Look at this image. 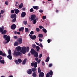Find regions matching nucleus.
I'll list each match as a JSON object with an SVG mask.
<instances>
[{
  "label": "nucleus",
  "instance_id": "obj_1",
  "mask_svg": "<svg viewBox=\"0 0 77 77\" xmlns=\"http://www.w3.org/2000/svg\"><path fill=\"white\" fill-rule=\"evenodd\" d=\"M26 47H21L20 46H17L16 48V50L17 51H19L21 50V52H22V54H25L26 52V51H28L29 49V47H27V48H26Z\"/></svg>",
  "mask_w": 77,
  "mask_h": 77
},
{
  "label": "nucleus",
  "instance_id": "obj_2",
  "mask_svg": "<svg viewBox=\"0 0 77 77\" xmlns=\"http://www.w3.org/2000/svg\"><path fill=\"white\" fill-rule=\"evenodd\" d=\"M31 53L34 55V57H38V53L36 52L33 48L31 49Z\"/></svg>",
  "mask_w": 77,
  "mask_h": 77
},
{
  "label": "nucleus",
  "instance_id": "obj_3",
  "mask_svg": "<svg viewBox=\"0 0 77 77\" xmlns=\"http://www.w3.org/2000/svg\"><path fill=\"white\" fill-rule=\"evenodd\" d=\"M35 14L31 15V20L32 21L33 24H35L36 23V20H38V18H37L36 19H35Z\"/></svg>",
  "mask_w": 77,
  "mask_h": 77
},
{
  "label": "nucleus",
  "instance_id": "obj_4",
  "mask_svg": "<svg viewBox=\"0 0 77 77\" xmlns=\"http://www.w3.org/2000/svg\"><path fill=\"white\" fill-rule=\"evenodd\" d=\"M4 30V26H2L1 27H0V32H2V34H6L7 33V31Z\"/></svg>",
  "mask_w": 77,
  "mask_h": 77
},
{
  "label": "nucleus",
  "instance_id": "obj_5",
  "mask_svg": "<svg viewBox=\"0 0 77 77\" xmlns=\"http://www.w3.org/2000/svg\"><path fill=\"white\" fill-rule=\"evenodd\" d=\"M3 38L5 39V40L7 41V42H9L10 41V37L9 35L7 36L6 35H3Z\"/></svg>",
  "mask_w": 77,
  "mask_h": 77
},
{
  "label": "nucleus",
  "instance_id": "obj_6",
  "mask_svg": "<svg viewBox=\"0 0 77 77\" xmlns=\"http://www.w3.org/2000/svg\"><path fill=\"white\" fill-rule=\"evenodd\" d=\"M8 52L9 55H8V56H7V57H8L9 59L11 60H12V57L11 56V49H9V50H8Z\"/></svg>",
  "mask_w": 77,
  "mask_h": 77
},
{
  "label": "nucleus",
  "instance_id": "obj_7",
  "mask_svg": "<svg viewBox=\"0 0 77 77\" xmlns=\"http://www.w3.org/2000/svg\"><path fill=\"white\" fill-rule=\"evenodd\" d=\"M20 54L21 53L19 51H17L16 52H14V54H13V55H14L16 57L19 56Z\"/></svg>",
  "mask_w": 77,
  "mask_h": 77
},
{
  "label": "nucleus",
  "instance_id": "obj_8",
  "mask_svg": "<svg viewBox=\"0 0 77 77\" xmlns=\"http://www.w3.org/2000/svg\"><path fill=\"white\" fill-rule=\"evenodd\" d=\"M16 27V25L15 24H13L11 26V29H12L15 30Z\"/></svg>",
  "mask_w": 77,
  "mask_h": 77
},
{
  "label": "nucleus",
  "instance_id": "obj_9",
  "mask_svg": "<svg viewBox=\"0 0 77 77\" xmlns=\"http://www.w3.org/2000/svg\"><path fill=\"white\" fill-rule=\"evenodd\" d=\"M22 44V42L21 43H19V42H15L14 43V46L16 47L19 45V44Z\"/></svg>",
  "mask_w": 77,
  "mask_h": 77
},
{
  "label": "nucleus",
  "instance_id": "obj_10",
  "mask_svg": "<svg viewBox=\"0 0 77 77\" xmlns=\"http://www.w3.org/2000/svg\"><path fill=\"white\" fill-rule=\"evenodd\" d=\"M11 18L12 19H16L17 17H16V14H12L11 15Z\"/></svg>",
  "mask_w": 77,
  "mask_h": 77
},
{
  "label": "nucleus",
  "instance_id": "obj_11",
  "mask_svg": "<svg viewBox=\"0 0 77 77\" xmlns=\"http://www.w3.org/2000/svg\"><path fill=\"white\" fill-rule=\"evenodd\" d=\"M17 42H19V43H22V42H23V39L21 38H18L17 39Z\"/></svg>",
  "mask_w": 77,
  "mask_h": 77
},
{
  "label": "nucleus",
  "instance_id": "obj_12",
  "mask_svg": "<svg viewBox=\"0 0 77 77\" xmlns=\"http://www.w3.org/2000/svg\"><path fill=\"white\" fill-rule=\"evenodd\" d=\"M32 71L31 70V69H28V70H27V74H32Z\"/></svg>",
  "mask_w": 77,
  "mask_h": 77
},
{
  "label": "nucleus",
  "instance_id": "obj_13",
  "mask_svg": "<svg viewBox=\"0 0 77 77\" xmlns=\"http://www.w3.org/2000/svg\"><path fill=\"white\" fill-rule=\"evenodd\" d=\"M21 17L22 18H24L26 16V12H23L22 13H21V15H20Z\"/></svg>",
  "mask_w": 77,
  "mask_h": 77
},
{
  "label": "nucleus",
  "instance_id": "obj_14",
  "mask_svg": "<svg viewBox=\"0 0 77 77\" xmlns=\"http://www.w3.org/2000/svg\"><path fill=\"white\" fill-rule=\"evenodd\" d=\"M44 74L43 72H41V73H39V77H44Z\"/></svg>",
  "mask_w": 77,
  "mask_h": 77
},
{
  "label": "nucleus",
  "instance_id": "obj_15",
  "mask_svg": "<svg viewBox=\"0 0 77 77\" xmlns=\"http://www.w3.org/2000/svg\"><path fill=\"white\" fill-rule=\"evenodd\" d=\"M24 27H20V28L19 29V32H20L21 31L23 32V31H24Z\"/></svg>",
  "mask_w": 77,
  "mask_h": 77
},
{
  "label": "nucleus",
  "instance_id": "obj_16",
  "mask_svg": "<svg viewBox=\"0 0 77 77\" xmlns=\"http://www.w3.org/2000/svg\"><path fill=\"white\" fill-rule=\"evenodd\" d=\"M14 11L15 12V13L16 14H17L19 12V10L17 9H14Z\"/></svg>",
  "mask_w": 77,
  "mask_h": 77
},
{
  "label": "nucleus",
  "instance_id": "obj_17",
  "mask_svg": "<svg viewBox=\"0 0 77 77\" xmlns=\"http://www.w3.org/2000/svg\"><path fill=\"white\" fill-rule=\"evenodd\" d=\"M32 8L34 9V10H38L39 9V7L38 6H33Z\"/></svg>",
  "mask_w": 77,
  "mask_h": 77
},
{
  "label": "nucleus",
  "instance_id": "obj_18",
  "mask_svg": "<svg viewBox=\"0 0 77 77\" xmlns=\"http://www.w3.org/2000/svg\"><path fill=\"white\" fill-rule=\"evenodd\" d=\"M23 3H20V4L19 5L18 8L20 9L23 8Z\"/></svg>",
  "mask_w": 77,
  "mask_h": 77
},
{
  "label": "nucleus",
  "instance_id": "obj_19",
  "mask_svg": "<svg viewBox=\"0 0 77 77\" xmlns=\"http://www.w3.org/2000/svg\"><path fill=\"white\" fill-rule=\"evenodd\" d=\"M31 39L32 40H34L36 38V36L35 35H34L32 37H30Z\"/></svg>",
  "mask_w": 77,
  "mask_h": 77
},
{
  "label": "nucleus",
  "instance_id": "obj_20",
  "mask_svg": "<svg viewBox=\"0 0 77 77\" xmlns=\"http://www.w3.org/2000/svg\"><path fill=\"white\" fill-rule=\"evenodd\" d=\"M37 66H38V63H37V62L34 63V64L33 65L34 67L35 68L37 67Z\"/></svg>",
  "mask_w": 77,
  "mask_h": 77
},
{
  "label": "nucleus",
  "instance_id": "obj_21",
  "mask_svg": "<svg viewBox=\"0 0 77 77\" xmlns=\"http://www.w3.org/2000/svg\"><path fill=\"white\" fill-rule=\"evenodd\" d=\"M2 56L3 57H5V56H6V54L5 53H0V56Z\"/></svg>",
  "mask_w": 77,
  "mask_h": 77
},
{
  "label": "nucleus",
  "instance_id": "obj_22",
  "mask_svg": "<svg viewBox=\"0 0 77 77\" xmlns=\"http://www.w3.org/2000/svg\"><path fill=\"white\" fill-rule=\"evenodd\" d=\"M36 70H37V69L34 68H32L31 69V71H32V72H35Z\"/></svg>",
  "mask_w": 77,
  "mask_h": 77
},
{
  "label": "nucleus",
  "instance_id": "obj_23",
  "mask_svg": "<svg viewBox=\"0 0 77 77\" xmlns=\"http://www.w3.org/2000/svg\"><path fill=\"white\" fill-rule=\"evenodd\" d=\"M47 74H48L51 75V76L52 75V71L50 70L49 72H48V73H47Z\"/></svg>",
  "mask_w": 77,
  "mask_h": 77
},
{
  "label": "nucleus",
  "instance_id": "obj_24",
  "mask_svg": "<svg viewBox=\"0 0 77 77\" xmlns=\"http://www.w3.org/2000/svg\"><path fill=\"white\" fill-rule=\"evenodd\" d=\"M32 75L33 77H36L37 76V75H36V72H34L32 73Z\"/></svg>",
  "mask_w": 77,
  "mask_h": 77
},
{
  "label": "nucleus",
  "instance_id": "obj_25",
  "mask_svg": "<svg viewBox=\"0 0 77 77\" xmlns=\"http://www.w3.org/2000/svg\"><path fill=\"white\" fill-rule=\"evenodd\" d=\"M36 48V50L37 51H39L40 49V48H39V47L38 46H36V48Z\"/></svg>",
  "mask_w": 77,
  "mask_h": 77
},
{
  "label": "nucleus",
  "instance_id": "obj_26",
  "mask_svg": "<svg viewBox=\"0 0 77 77\" xmlns=\"http://www.w3.org/2000/svg\"><path fill=\"white\" fill-rule=\"evenodd\" d=\"M38 37L39 38H42L43 37V35L42 34H39L38 35Z\"/></svg>",
  "mask_w": 77,
  "mask_h": 77
},
{
  "label": "nucleus",
  "instance_id": "obj_27",
  "mask_svg": "<svg viewBox=\"0 0 77 77\" xmlns=\"http://www.w3.org/2000/svg\"><path fill=\"white\" fill-rule=\"evenodd\" d=\"M49 61V57H47V58L46 59V60H45V62H48Z\"/></svg>",
  "mask_w": 77,
  "mask_h": 77
},
{
  "label": "nucleus",
  "instance_id": "obj_28",
  "mask_svg": "<svg viewBox=\"0 0 77 77\" xmlns=\"http://www.w3.org/2000/svg\"><path fill=\"white\" fill-rule=\"evenodd\" d=\"M42 31H43V32L45 33H46V32H47V31L46 29L44 28L42 29Z\"/></svg>",
  "mask_w": 77,
  "mask_h": 77
},
{
  "label": "nucleus",
  "instance_id": "obj_29",
  "mask_svg": "<svg viewBox=\"0 0 77 77\" xmlns=\"http://www.w3.org/2000/svg\"><path fill=\"white\" fill-rule=\"evenodd\" d=\"M38 73H41V69L40 68V67L38 68Z\"/></svg>",
  "mask_w": 77,
  "mask_h": 77
},
{
  "label": "nucleus",
  "instance_id": "obj_30",
  "mask_svg": "<svg viewBox=\"0 0 77 77\" xmlns=\"http://www.w3.org/2000/svg\"><path fill=\"white\" fill-rule=\"evenodd\" d=\"M36 46H36L35 45V44H32V48L34 49L35 48Z\"/></svg>",
  "mask_w": 77,
  "mask_h": 77
},
{
  "label": "nucleus",
  "instance_id": "obj_31",
  "mask_svg": "<svg viewBox=\"0 0 77 77\" xmlns=\"http://www.w3.org/2000/svg\"><path fill=\"white\" fill-rule=\"evenodd\" d=\"M0 62L2 64H4V60H0Z\"/></svg>",
  "mask_w": 77,
  "mask_h": 77
},
{
  "label": "nucleus",
  "instance_id": "obj_32",
  "mask_svg": "<svg viewBox=\"0 0 77 77\" xmlns=\"http://www.w3.org/2000/svg\"><path fill=\"white\" fill-rule=\"evenodd\" d=\"M26 59H24L23 61V64L24 65L26 63Z\"/></svg>",
  "mask_w": 77,
  "mask_h": 77
},
{
  "label": "nucleus",
  "instance_id": "obj_33",
  "mask_svg": "<svg viewBox=\"0 0 77 77\" xmlns=\"http://www.w3.org/2000/svg\"><path fill=\"white\" fill-rule=\"evenodd\" d=\"M17 61L19 62V63H22V60H21L20 59H18Z\"/></svg>",
  "mask_w": 77,
  "mask_h": 77
},
{
  "label": "nucleus",
  "instance_id": "obj_34",
  "mask_svg": "<svg viewBox=\"0 0 77 77\" xmlns=\"http://www.w3.org/2000/svg\"><path fill=\"white\" fill-rule=\"evenodd\" d=\"M35 30L37 32H39L40 31L39 29L38 28H35Z\"/></svg>",
  "mask_w": 77,
  "mask_h": 77
},
{
  "label": "nucleus",
  "instance_id": "obj_35",
  "mask_svg": "<svg viewBox=\"0 0 77 77\" xmlns=\"http://www.w3.org/2000/svg\"><path fill=\"white\" fill-rule=\"evenodd\" d=\"M16 19L14 18L13 19H12V20L11 22H15L16 21Z\"/></svg>",
  "mask_w": 77,
  "mask_h": 77
},
{
  "label": "nucleus",
  "instance_id": "obj_36",
  "mask_svg": "<svg viewBox=\"0 0 77 77\" xmlns=\"http://www.w3.org/2000/svg\"><path fill=\"white\" fill-rule=\"evenodd\" d=\"M14 62H15L16 64H19V62L17 61V60H14Z\"/></svg>",
  "mask_w": 77,
  "mask_h": 77
},
{
  "label": "nucleus",
  "instance_id": "obj_37",
  "mask_svg": "<svg viewBox=\"0 0 77 77\" xmlns=\"http://www.w3.org/2000/svg\"><path fill=\"white\" fill-rule=\"evenodd\" d=\"M29 30L27 28H25V32H28V31Z\"/></svg>",
  "mask_w": 77,
  "mask_h": 77
},
{
  "label": "nucleus",
  "instance_id": "obj_38",
  "mask_svg": "<svg viewBox=\"0 0 77 77\" xmlns=\"http://www.w3.org/2000/svg\"><path fill=\"white\" fill-rule=\"evenodd\" d=\"M23 24L25 25H26L27 24V21H23Z\"/></svg>",
  "mask_w": 77,
  "mask_h": 77
},
{
  "label": "nucleus",
  "instance_id": "obj_39",
  "mask_svg": "<svg viewBox=\"0 0 77 77\" xmlns=\"http://www.w3.org/2000/svg\"><path fill=\"white\" fill-rule=\"evenodd\" d=\"M42 54H39V56H38V57H39V58H41L42 57Z\"/></svg>",
  "mask_w": 77,
  "mask_h": 77
},
{
  "label": "nucleus",
  "instance_id": "obj_40",
  "mask_svg": "<svg viewBox=\"0 0 77 77\" xmlns=\"http://www.w3.org/2000/svg\"><path fill=\"white\" fill-rule=\"evenodd\" d=\"M46 18V17H45V16H42V19H43V20H45V19Z\"/></svg>",
  "mask_w": 77,
  "mask_h": 77
},
{
  "label": "nucleus",
  "instance_id": "obj_41",
  "mask_svg": "<svg viewBox=\"0 0 77 77\" xmlns=\"http://www.w3.org/2000/svg\"><path fill=\"white\" fill-rule=\"evenodd\" d=\"M34 11V10L33 9V8H31V9H30V12H32Z\"/></svg>",
  "mask_w": 77,
  "mask_h": 77
},
{
  "label": "nucleus",
  "instance_id": "obj_42",
  "mask_svg": "<svg viewBox=\"0 0 77 77\" xmlns=\"http://www.w3.org/2000/svg\"><path fill=\"white\" fill-rule=\"evenodd\" d=\"M39 59L38 58H37V57H36L35 58V60L36 61H38L39 60Z\"/></svg>",
  "mask_w": 77,
  "mask_h": 77
},
{
  "label": "nucleus",
  "instance_id": "obj_43",
  "mask_svg": "<svg viewBox=\"0 0 77 77\" xmlns=\"http://www.w3.org/2000/svg\"><path fill=\"white\" fill-rule=\"evenodd\" d=\"M15 12V11H14V10H11V13H14Z\"/></svg>",
  "mask_w": 77,
  "mask_h": 77
},
{
  "label": "nucleus",
  "instance_id": "obj_44",
  "mask_svg": "<svg viewBox=\"0 0 77 77\" xmlns=\"http://www.w3.org/2000/svg\"><path fill=\"white\" fill-rule=\"evenodd\" d=\"M4 11L3 10H2L1 11V14H3L4 13Z\"/></svg>",
  "mask_w": 77,
  "mask_h": 77
},
{
  "label": "nucleus",
  "instance_id": "obj_45",
  "mask_svg": "<svg viewBox=\"0 0 77 77\" xmlns=\"http://www.w3.org/2000/svg\"><path fill=\"white\" fill-rule=\"evenodd\" d=\"M33 34H34V32H33V31H31V32H30V34L33 35Z\"/></svg>",
  "mask_w": 77,
  "mask_h": 77
},
{
  "label": "nucleus",
  "instance_id": "obj_46",
  "mask_svg": "<svg viewBox=\"0 0 77 77\" xmlns=\"http://www.w3.org/2000/svg\"><path fill=\"white\" fill-rule=\"evenodd\" d=\"M34 65V63H31V66H33V65Z\"/></svg>",
  "mask_w": 77,
  "mask_h": 77
},
{
  "label": "nucleus",
  "instance_id": "obj_47",
  "mask_svg": "<svg viewBox=\"0 0 77 77\" xmlns=\"http://www.w3.org/2000/svg\"><path fill=\"white\" fill-rule=\"evenodd\" d=\"M40 46H40L41 48H42V44L41 43H40V45H39Z\"/></svg>",
  "mask_w": 77,
  "mask_h": 77
},
{
  "label": "nucleus",
  "instance_id": "obj_48",
  "mask_svg": "<svg viewBox=\"0 0 77 77\" xmlns=\"http://www.w3.org/2000/svg\"><path fill=\"white\" fill-rule=\"evenodd\" d=\"M39 12L41 13H42V12H43V11H42V10H39Z\"/></svg>",
  "mask_w": 77,
  "mask_h": 77
},
{
  "label": "nucleus",
  "instance_id": "obj_49",
  "mask_svg": "<svg viewBox=\"0 0 77 77\" xmlns=\"http://www.w3.org/2000/svg\"><path fill=\"white\" fill-rule=\"evenodd\" d=\"M39 28H40V29H42L44 28L43 27H42L41 26H39Z\"/></svg>",
  "mask_w": 77,
  "mask_h": 77
},
{
  "label": "nucleus",
  "instance_id": "obj_50",
  "mask_svg": "<svg viewBox=\"0 0 77 77\" xmlns=\"http://www.w3.org/2000/svg\"><path fill=\"white\" fill-rule=\"evenodd\" d=\"M35 43L37 45H38V46H39L40 45V44H39V43H38L37 42H35Z\"/></svg>",
  "mask_w": 77,
  "mask_h": 77
},
{
  "label": "nucleus",
  "instance_id": "obj_51",
  "mask_svg": "<svg viewBox=\"0 0 77 77\" xmlns=\"http://www.w3.org/2000/svg\"><path fill=\"white\" fill-rule=\"evenodd\" d=\"M50 42H51V40H50L49 39H48V43H50Z\"/></svg>",
  "mask_w": 77,
  "mask_h": 77
},
{
  "label": "nucleus",
  "instance_id": "obj_52",
  "mask_svg": "<svg viewBox=\"0 0 77 77\" xmlns=\"http://www.w3.org/2000/svg\"><path fill=\"white\" fill-rule=\"evenodd\" d=\"M52 66V64H50L48 66L49 67H51Z\"/></svg>",
  "mask_w": 77,
  "mask_h": 77
},
{
  "label": "nucleus",
  "instance_id": "obj_53",
  "mask_svg": "<svg viewBox=\"0 0 77 77\" xmlns=\"http://www.w3.org/2000/svg\"><path fill=\"white\" fill-rule=\"evenodd\" d=\"M50 75L49 74H46V77H49Z\"/></svg>",
  "mask_w": 77,
  "mask_h": 77
},
{
  "label": "nucleus",
  "instance_id": "obj_54",
  "mask_svg": "<svg viewBox=\"0 0 77 77\" xmlns=\"http://www.w3.org/2000/svg\"><path fill=\"white\" fill-rule=\"evenodd\" d=\"M14 38L15 39H17V36H14Z\"/></svg>",
  "mask_w": 77,
  "mask_h": 77
},
{
  "label": "nucleus",
  "instance_id": "obj_55",
  "mask_svg": "<svg viewBox=\"0 0 77 77\" xmlns=\"http://www.w3.org/2000/svg\"><path fill=\"white\" fill-rule=\"evenodd\" d=\"M41 62V60H39L38 61H37V63H40V62Z\"/></svg>",
  "mask_w": 77,
  "mask_h": 77
},
{
  "label": "nucleus",
  "instance_id": "obj_56",
  "mask_svg": "<svg viewBox=\"0 0 77 77\" xmlns=\"http://www.w3.org/2000/svg\"><path fill=\"white\" fill-rule=\"evenodd\" d=\"M39 41L40 42H42V39H41V38L39 39Z\"/></svg>",
  "mask_w": 77,
  "mask_h": 77
},
{
  "label": "nucleus",
  "instance_id": "obj_57",
  "mask_svg": "<svg viewBox=\"0 0 77 77\" xmlns=\"http://www.w3.org/2000/svg\"><path fill=\"white\" fill-rule=\"evenodd\" d=\"M42 66H44L45 65L44 63V62H42Z\"/></svg>",
  "mask_w": 77,
  "mask_h": 77
},
{
  "label": "nucleus",
  "instance_id": "obj_58",
  "mask_svg": "<svg viewBox=\"0 0 77 77\" xmlns=\"http://www.w3.org/2000/svg\"><path fill=\"white\" fill-rule=\"evenodd\" d=\"M5 4L6 5H8V3L7 2H5Z\"/></svg>",
  "mask_w": 77,
  "mask_h": 77
},
{
  "label": "nucleus",
  "instance_id": "obj_59",
  "mask_svg": "<svg viewBox=\"0 0 77 77\" xmlns=\"http://www.w3.org/2000/svg\"><path fill=\"white\" fill-rule=\"evenodd\" d=\"M2 59V57L0 56V60H1Z\"/></svg>",
  "mask_w": 77,
  "mask_h": 77
},
{
  "label": "nucleus",
  "instance_id": "obj_60",
  "mask_svg": "<svg viewBox=\"0 0 77 77\" xmlns=\"http://www.w3.org/2000/svg\"><path fill=\"white\" fill-rule=\"evenodd\" d=\"M29 37H32V35H31V34L29 35Z\"/></svg>",
  "mask_w": 77,
  "mask_h": 77
},
{
  "label": "nucleus",
  "instance_id": "obj_61",
  "mask_svg": "<svg viewBox=\"0 0 77 77\" xmlns=\"http://www.w3.org/2000/svg\"><path fill=\"white\" fill-rule=\"evenodd\" d=\"M23 11H25V8H23Z\"/></svg>",
  "mask_w": 77,
  "mask_h": 77
},
{
  "label": "nucleus",
  "instance_id": "obj_62",
  "mask_svg": "<svg viewBox=\"0 0 77 77\" xmlns=\"http://www.w3.org/2000/svg\"><path fill=\"white\" fill-rule=\"evenodd\" d=\"M17 32H16V31L14 32V34H17Z\"/></svg>",
  "mask_w": 77,
  "mask_h": 77
},
{
  "label": "nucleus",
  "instance_id": "obj_63",
  "mask_svg": "<svg viewBox=\"0 0 77 77\" xmlns=\"http://www.w3.org/2000/svg\"><path fill=\"white\" fill-rule=\"evenodd\" d=\"M17 34L18 35H20V32H17Z\"/></svg>",
  "mask_w": 77,
  "mask_h": 77
},
{
  "label": "nucleus",
  "instance_id": "obj_64",
  "mask_svg": "<svg viewBox=\"0 0 77 77\" xmlns=\"http://www.w3.org/2000/svg\"><path fill=\"white\" fill-rule=\"evenodd\" d=\"M8 77H13V76H12V75H11L9 76H8Z\"/></svg>",
  "mask_w": 77,
  "mask_h": 77
}]
</instances>
